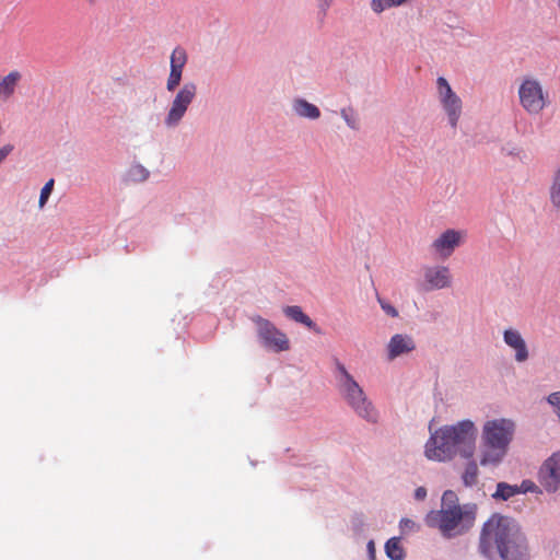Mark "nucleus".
<instances>
[{"label":"nucleus","instance_id":"obj_8","mask_svg":"<svg viewBox=\"0 0 560 560\" xmlns=\"http://www.w3.org/2000/svg\"><path fill=\"white\" fill-rule=\"evenodd\" d=\"M196 95L197 85L194 82H186L177 91L164 119L167 127H176L180 122Z\"/></svg>","mask_w":560,"mask_h":560},{"label":"nucleus","instance_id":"obj_11","mask_svg":"<svg viewBox=\"0 0 560 560\" xmlns=\"http://www.w3.org/2000/svg\"><path fill=\"white\" fill-rule=\"evenodd\" d=\"M465 237L466 232L448 229L434 240L431 247L439 257L446 259L464 243Z\"/></svg>","mask_w":560,"mask_h":560},{"label":"nucleus","instance_id":"obj_36","mask_svg":"<svg viewBox=\"0 0 560 560\" xmlns=\"http://www.w3.org/2000/svg\"><path fill=\"white\" fill-rule=\"evenodd\" d=\"M368 549H369L370 553L373 556L375 549H374V542L372 540L369 541Z\"/></svg>","mask_w":560,"mask_h":560},{"label":"nucleus","instance_id":"obj_23","mask_svg":"<svg viewBox=\"0 0 560 560\" xmlns=\"http://www.w3.org/2000/svg\"><path fill=\"white\" fill-rule=\"evenodd\" d=\"M406 2L407 0H372L371 8L375 13H381L386 9L402 5Z\"/></svg>","mask_w":560,"mask_h":560},{"label":"nucleus","instance_id":"obj_22","mask_svg":"<svg viewBox=\"0 0 560 560\" xmlns=\"http://www.w3.org/2000/svg\"><path fill=\"white\" fill-rule=\"evenodd\" d=\"M550 201L557 209H560V166L557 168L552 177L550 186Z\"/></svg>","mask_w":560,"mask_h":560},{"label":"nucleus","instance_id":"obj_33","mask_svg":"<svg viewBox=\"0 0 560 560\" xmlns=\"http://www.w3.org/2000/svg\"><path fill=\"white\" fill-rule=\"evenodd\" d=\"M457 500V497L455 494V492L451 491V490H447L443 493V497H442V503L443 505L447 504V503H453Z\"/></svg>","mask_w":560,"mask_h":560},{"label":"nucleus","instance_id":"obj_17","mask_svg":"<svg viewBox=\"0 0 560 560\" xmlns=\"http://www.w3.org/2000/svg\"><path fill=\"white\" fill-rule=\"evenodd\" d=\"M292 108L294 113L304 118L317 119L320 116V110L314 104L308 103L304 98H296L293 101Z\"/></svg>","mask_w":560,"mask_h":560},{"label":"nucleus","instance_id":"obj_30","mask_svg":"<svg viewBox=\"0 0 560 560\" xmlns=\"http://www.w3.org/2000/svg\"><path fill=\"white\" fill-rule=\"evenodd\" d=\"M502 153L521 159L522 150L518 147L508 144L502 148Z\"/></svg>","mask_w":560,"mask_h":560},{"label":"nucleus","instance_id":"obj_34","mask_svg":"<svg viewBox=\"0 0 560 560\" xmlns=\"http://www.w3.org/2000/svg\"><path fill=\"white\" fill-rule=\"evenodd\" d=\"M427 497V489L424 487H419L415 491V498L417 500H424Z\"/></svg>","mask_w":560,"mask_h":560},{"label":"nucleus","instance_id":"obj_5","mask_svg":"<svg viewBox=\"0 0 560 560\" xmlns=\"http://www.w3.org/2000/svg\"><path fill=\"white\" fill-rule=\"evenodd\" d=\"M442 433L450 439L464 458H471L475 453L477 428L471 420H462L452 425H443Z\"/></svg>","mask_w":560,"mask_h":560},{"label":"nucleus","instance_id":"obj_29","mask_svg":"<svg viewBox=\"0 0 560 560\" xmlns=\"http://www.w3.org/2000/svg\"><path fill=\"white\" fill-rule=\"evenodd\" d=\"M547 401L555 408V411L560 421V392L551 393L547 397Z\"/></svg>","mask_w":560,"mask_h":560},{"label":"nucleus","instance_id":"obj_27","mask_svg":"<svg viewBox=\"0 0 560 560\" xmlns=\"http://www.w3.org/2000/svg\"><path fill=\"white\" fill-rule=\"evenodd\" d=\"M182 74H183V72H179V71H175V70L170 71V74H168V78L166 81V90L168 92L175 91V89L179 85L180 80H182Z\"/></svg>","mask_w":560,"mask_h":560},{"label":"nucleus","instance_id":"obj_13","mask_svg":"<svg viewBox=\"0 0 560 560\" xmlns=\"http://www.w3.org/2000/svg\"><path fill=\"white\" fill-rule=\"evenodd\" d=\"M415 349L416 342L413 338L404 334L394 335L387 345V353L390 360L404 354H408Z\"/></svg>","mask_w":560,"mask_h":560},{"label":"nucleus","instance_id":"obj_18","mask_svg":"<svg viewBox=\"0 0 560 560\" xmlns=\"http://www.w3.org/2000/svg\"><path fill=\"white\" fill-rule=\"evenodd\" d=\"M283 313L292 320L303 324L306 327L314 329L315 323L302 311L298 305L285 306Z\"/></svg>","mask_w":560,"mask_h":560},{"label":"nucleus","instance_id":"obj_2","mask_svg":"<svg viewBox=\"0 0 560 560\" xmlns=\"http://www.w3.org/2000/svg\"><path fill=\"white\" fill-rule=\"evenodd\" d=\"M515 433V423L505 418L485 422L481 431L480 465L499 466L509 452Z\"/></svg>","mask_w":560,"mask_h":560},{"label":"nucleus","instance_id":"obj_15","mask_svg":"<svg viewBox=\"0 0 560 560\" xmlns=\"http://www.w3.org/2000/svg\"><path fill=\"white\" fill-rule=\"evenodd\" d=\"M504 342L515 350V360L524 362L528 359V350L522 335L515 329H506L503 334Z\"/></svg>","mask_w":560,"mask_h":560},{"label":"nucleus","instance_id":"obj_20","mask_svg":"<svg viewBox=\"0 0 560 560\" xmlns=\"http://www.w3.org/2000/svg\"><path fill=\"white\" fill-rule=\"evenodd\" d=\"M479 476L478 465L475 460L467 463L465 470L462 475L463 482L466 487H472L477 485Z\"/></svg>","mask_w":560,"mask_h":560},{"label":"nucleus","instance_id":"obj_9","mask_svg":"<svg viewBox=\"0 0 560 560\" xmlns=\"http://www.w3.org/2000/svg\"><path fill=\"white\" fill-rule=\"evenodd\" d=\"M439 101L447 115L452 128H456L463 112V102L443 77L436 79Z\"/></svg>","mask_w":560,"mask_h":560},{"label":"nucleus","instance_id":"obj_35","mask_svg":"<svg viewBox=\"0 0 560 560\" xmlns=\"http://www.w3.org/2000/svg\"><path fill=\"white\" fill-rule=\"evenodd\" d=\"M332 0H318V7L326 14L328 8L330 7Z\"/></svg>","mask_w":560,"mask_h":560},{"label":"nucleus","instance_id":"obj_37","mask_svg":"<svg viewBox=\"0 0 560 560\" xmlns=\"http://www.w3.org/2000/svg\"><path fill=\"white\" fill-rule=\"evenodd\" d=\"M83 1L90 5H94L97 2V0H83Z\"/></svg>","mask_w":560,"mask_h":560},{"label":"nucleus","instance_id":"obj_25","mask_svg":"<svg viewBox=\"0 0 560 560\" xmlns=\"http://www.w3.org/2000/svg\"><path fill=\"white\" fill-rule=\"evenodd\" d=\"M130 177L137 182H144L149 177V171L140 164L133 165L129 171Z\"/></svg>","mask_w":560,"mask_h":560},{"label":"nucleus","instance_id":"obj_31","mask_svg":"<svg viewBox=\"0 0 560 560\" xmlns=\"http://www.w3.org/2000/svg\"><path fill=\"white\" fill-rule=\"evenodd\" d=\"M399 525L402 533L412 532L417 528L416 523L409 518H402Z\"/></svg>","mask_w":560,"mask_h":560},{"label":"nucleus","instance_id":"obj_10","mask_svg":"<svg viewBox=\"0 0 560 560\" xmlns=\"http://www.w3.org/2000/svg\"><path fill=\"white\" fill-rule=\"evenodd\" d=\"M457 453V448L450 439L445 438L441 428L425 443L424 454L430 460L446 462L452 459Z\"/></svg>","mask_w":560,"mask_h":560},{"label":"nucleus","instance_id":"obj_16","mask_svg":"<svg viewBox=\"0 0 560 560\" xmlns=\"http://www.w3.org/2000/svg\"><path fill=\"white\" fill-rule=\"evenodd\" d=\"M21 80L22 74L18 70L10 71L0 79V102H7L13 96Z\"/></svg>","mask_w":560,"mask_h":560},{"label":"nucleus","instance_id":"obj_28","mask_svg":"<svg viewBox=\"0 0 560 560\" xmlns=\"http://www.w3.org/2000/svg\"><path fill=\"white\" fill-rule=\"evenodd\" d=\"M54 184H55V180L54 179H49L44 185V187L42 188L40 196H39V201H38L39 208H43L46 205V202H47V200H48V198H49V196H50V194L52 191Z\"/></svg>","mask_w":560,"mask_h":560},{"label":"nucleus","instance_id":"obj_1","mask_svg":"<svg viewBox=\"0 0 560 560\" xmlns=\"http://www.w3.org/2000/svg\"><path fill=\"white\" fill-rule=\"evenodd\" d=\"M480 552L491 558L495 551L503 560H529L525 535L515 520L493 514L482 526Z\"/></svg>","mask_w":560,"mask_h":560},{"label":"nucleus","instance_id":"obj_32","mask_svg":"<svg viewBox=\"0 0 560 560\" xmlns=\"http://www.w3.org/2000/svg\"><path fill=\"white\" fill-rule=\"evenodd\" d=\"M380 304H381L382 310H383L387 315H389V316H392V317H396V316H398V312H397V310H396L393 305H390L389 303H387V302H384V301L380 300Z\"/></svg>","mask_w":560,"mask_h":560},{"label":"nucleus","instance_id":"obj_6","mask_svg":"<svg viewBox=\"0 0 560 560\" xmlns=\"http://www.w3.org/2000/svg\"><path fill=\"white\" fill-rule=\"evenodd\" d=\"M520 104L530 115H537L548 104V93L544 91L540 82L533 78L523 80L518 88Z\"/></svg>","mask_w":560,"mask_h":560},{"label":"nucleus","instance_id":"obj_4","mask_svg":"<svg viewBox=\"0 0 560 560\" xmlns=\"http://www.w3.org/2000/svg\"><path fill=\"white\" fill-rule=\"evenodd\" d=\"M336 365L339 373L337 376L338 389L342 398L360 418L369 422H376L377 411L368 399L362 387L354 381L342 363L337 362Z\"/></svg>","mask_w":560,"mask_h":560},{"label":"nucleus","instance_id":"obj_21","mask_svg":"<svg viewBox=\"0 0 560 560\" xmlns=\"http://www.w3.org/2000/svg\"><path fill=\"white\" fill-rule=\"evenodd\" d=\"M187 59L186 50L183 47H176L171 55V70L183 72Z\"/></svg>","mask_w":560,"mask_h":560},{"label":"nucleus","instance_id":"obj_24","mask_svg":"<svg viewBox=\"0 0 560 560\" xmlns=\"http://www.w3.org/2000/svg\"><path fill=\"white\" fill-rule=\"evenodd\" d=\"M518 492L516 487L510 486L505 482H500L497 486V490L493 494L494 498L508 500Z\"/></svg>","mask_w":560,"mask_h":560},{"label":"nucleus","instance_id":"obj_26","mask_svg":"<svg viewBox=\"0 0 560 560\" xmlns=\"http://www.w3.org/2000/svg\"><path fill=\"white\" fill-rule=\"evenodd\" d=\"M341 117L345 119L346 124L351 128V129H358L359 128V124H358V119L354 115V110L352 108H342L341 109Z\"/></svg>","mask_w":560,"mask_h":560},{"label":"nucleus","instance_id":"obj_12","mask_svg":"<svg viewBox=\"0 0 560 560\" xmlns=\"http://www.w3.org/2000/svg\"><path fill=\"white\" fill-rule=\"evenodd\" d=\"M539 478L547 491L553 492L560 489V453L552 454L542 464Z\"/></svg>","mask_w":560,"mask_h":560},{"label":"nucleus","instance_id":"obj_3","mask_svg":"<svg viewBox=\"0 0 560 560\" xmlns=\"http://www.w3.org/2000/svg\"><path fill=\"white\" fill-rule=\"evenodd\" d=\"M476 518L475 509L459 505L448 506L439 511H431L425 522L428 526L438 528L444 537H453L468 530Z\"/></svg>","mask_w":560,"mask_h":560},{"label":"nucleus","instance_id":"obj_19","mask_svg":"<svg viewBox=\"0 0 560 560\" xmlns=\"http://www.w3.org/2000/svg\"><path fill=\"white\" fill-rule=\"evenodd\" d=\"M385 552L392 560H402L405 558V550L400 544V539L393 537L385 544Z\"/></svg>","mask_w":560,"mask_h":560},{"label":"nucleus","instance_id":"obj_14","mask_svg":"<svg viewBox=\"0 0 560 560\" xmlns=\"http://www.w3.org/2000/svg\"><path fill=\"white\" fill-rule=\"evenodd\" d=\"M424 279L429 290L444 289L451 285V273L444 266L427 268Z\"/></svg>","mask_w":560,"mask_h":560},{"label":"nucleus","instance_id":"obj_7","mask_svg":"<svg viewBox=\"0 0 560 560\" xmlns=\"http://www.w3.org/2000/svg\"><path fill=\"white\" fill-rule=\"evenodd\" d=\"M252 322L256 325L258 339L266 349L277 353L290 349L288 336L278 329L270 320L260 315H254L252 316Z\"/></svg>","mask_w":560,"mask_h":560}]
</instances>
